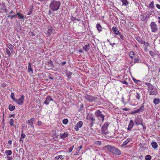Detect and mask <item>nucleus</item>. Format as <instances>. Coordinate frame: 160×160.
<instances>
[{"mask_svg":"<svg viewBox=\"0 0 160 160\" xmlns=\"http://www.w3.org/2000/svg\"><path fill=\"white\" fill-rule=\"evenodd\" d=\"M68 120L67 119H65L63 120L62 123L65 125H66L68 124Z\"/></svg>","mask_w":160,"mask_h":160,"instance_id":"79ce46f5","label":"nucleus"},{"mask_svg":"<svg viewBox=\"0 0 160 160\" xmlns=\"http://www.w3.org/2000/svg\"><path fill=\"white\" fill-rule=\"evenodd\" d=\"M112 30L113 32L116 35L120 34V32L118 30L117 28L115 27H113L112 28Z\"/></svg>","mask_w":160,"mask_h":160,"instance_id":"2eb2a0df","label":"nucleus"},{"mask_svg":"<svg viewBox=\"0 0 160 160\" xmlns=\"http://www.w3.org/2000/svg\"><path fill=\"white\" fill-rule=\"evenodd\" d=\"M29 35L31 36H33L34 35L33 33L31 32H29Z\"/></svg>","mask_w":160,"mask_h":160,"instance_id":"e2e57ef3","label":"nucleus"},{"mask_svg":"<svg viewBox=\"0 0 160 160\" xmlns=\"http://www.w3.org/2000/svg\"><path fill=\"white\" fill-rule=\"evenodd\" d=\"M86 118L87 120L90 121L91 127H92L95 121V118L93 114L92 113L88 114Z\"/></svg>","mask_w":160,"mask_h":160,"instance_id":"423d86ee","label":"nucleus"},{"mask_svg":"<svg viewBox=\"0 0 160 160\" xmlns=\"http://www.w3.org/2000/svg\"><path fill=\"white\" fill-rule=\"evenodd\" d=\"M151 144L152 147L155 149L157 148L158 147V145L157 143L155 142H152Z\"/></svg>","mask_w":160,"mask_h":160,"instance_id":"bb28decb","label":"nucleus"},{"mask_svg":"<svg viewBox=\"0 0 160 160\" xmlns=\"http://www.w3.org/2000/svg\"><path fill=\"white\" fill-rule=\"evenodd\" d=\"M143 111H144V107H143V106H142L139 108L135 110L134 111V112L139 113L140 112H142Z\"/></svg>","mask_w":160,"mask_h":160,"instance_id":"aec40b11","label":"nucleus"},{"mask_svg":"<svg viewBox=\"0 0 160 160\" xmlns=\"http://www.w3.org/2000/svg\"><path fill=\"white\" fill-rule=\"evenodd\" d=\"M61 5L60 2L57 0H52L50 2L49 8L52 11H55L58 10Z\"/></svg>","mask_w":160,"mask_h":160,"instance_id":"f257e3e1","label":"nucleus"},{"mask_svg":"<svg viewBox=\"0 0 160 160\" xmlns=\"http://www.w3.org/2000/svg\"><path fill=\"white\" fill-rule=\"evenodd\" d=\"M68 136V133L67 132H64L63 133H61L59 136L60 138L63 139H65Z\"/></svg>","mask_w":160,"mask_h":160,"instance_id":"dca6fc26","label":"nucleus"},{"mask_svg":"<svg viewBox=\"0 0 160 160\" xmlns=\"http://www.w3.org/2000/svg\"><path fill=\"white\" fill-rule=\"evenodd\" d=\"M137 40L141 44H142L144 41L142 39L140 38H137Z\"/></svg>","mask_w":160,"mask_h":160,"instance_id":"37998d69","label":"nucleus"},{"mask_svg":"<svg viewBox=\"0 0 160 160\" xmlns=\"http://www.w3.org/2000/svg\"><path fill=\"white\" fill-rule=\"evenodd\" d=\"M110 44L112 46V47H113V46L115 45H116V46H117V44L116 43H111V42H110Z\"/></svg>","mask_w":160,"mask_h":160,"instance_id":"bf43d9fd","label":"nucleus"},{"mask_svg":"<svg viewBox=\"0 0 160 160\" xmlns=\"http://www.w3.org/2000/svg\"><path fill=\"white\" fill-rule=\"evenodd\" d=\"M23 131H22V133L21 134V138H24L26 137V135L24 134L23 133Z\"/></svg>","mask_w":160,"mask_h":160,"instance_id":"09e8293b","label":"nucleus"},{"mask_svg":"<svg viewBox=\"0 0 160 160\" xmlns=\"http://www.w3.org/2000/svg\"><path fill=\"white\" fill-rule=\"evenodd\" d=\"M122 82L123 84H124L128 85V83L125 81H122Z\"/></svg>","mask_w":160,"mask_h":160,"instance_id":"6e6d98bb","label":"nucleus"},{"mask_svg":"<svg viewBox=\"0 0 160 160\" xmlns=\"http://www.w3.org/2000/svg\"><path fill=\"white\" fill-rule=\"evenodd\" d=\"M19 141L21 143H22L23 142V140H22V138H20Z\"/></svg>","mask_w":160,"mask_h":160,"instance_id":"680f3d73","label":"nucleus"},{"mask_svg":"<svg viewBox=\"0 0 160 160\" xmlns=\"http://www.w3.org/2000/svg\"><path fill=\"white\" fill-rule=\"evenodd\" d=\"M150 27L152 32H156L157 30V25L154 22H152L150 24Z\"/></svg>","mask_w":160,"mask_h":160,"instance_id":"1a4fd4ad","label":"nucleus"},{"mask_svg":"<svg viewBox=\"0 0 160 160\" xmlns=\"http://www.w3.org/2000/svg\"><path fill=\"white\" fill-rule=\"evenodd\" d=\"M119 35V36L120 37V38L122 40H123L124 39V38H123V36L120 34H120Z\"/></svg>","mask_w":160,"mask_h":160,"instance_id":"052dcab7","label":"nucleus"},{"mask_svg":"<svg viewBox=\"0 0 160 160\" xmlns=\"http://www.w3.org/2000/svg\"><path fill=\"white\" fill-rule=\"evenodd\" d=\"M71 19L72 21H76L77 18H76L75 17L72 16Z\"/></svg>","mask_w":160,"mask_h":160,"instance_id":"603ef678","label":"nucleus"},{"mask_svg":"<svg viewBox=\"0 0 160 160\" xmlns=\"http://www.w3.org/2000/svg\"><path fill=\"white\" fill-rule=\"evenodd\" d=\"M129 54L130 58L131 59H133L135 57V55L134 52L133 51H130L129 52Z\"/></svg>","mask_w":160,"mask_h":160,"instance_id":"b1692460","label":"nucleus"},{"mask_svg":"<svg viewBox=\"0 0 160 160\" xmlns=\"http://www.w3.org/2000/svg\"><path fill=\"white\" fill-rule=\"evenodd\" d=\"M146 160H150L151 159V156L150 155H147L145 157Z\"/></svg>","mask_w":160,"mask_h":160,"instance_id":"a19ab883","label":"nucleus"},{"mask_svg":"<svg viewBox=\"0 0 160 160\" xmlns=\"http://www.w3.org/2000/svg\"><path fill=\"white\" fill-rule=\"evenodd\" d=\"M14 120L13 119L11 118L10 119L9 122V123L11 126H14Z\"/></svg>","mask_w":160,"mask_h":160,"instance_id":"4c0bfd02","label":"nucleus"},{"mask_svg":"<svg viewBox=\"0 0 160 160\" xmlns=\"http://www.w3.org/2000/svg\"><path fill=\"white\" fill-rule=\"evenodd\" d=\"M132 80L133 82L136 84H138L139 82H140V81L137 80L134 78H133Z\"/></svg>","mask_w":160,"mask_h":160,"instance_id":"a18cd8bd","label":"nucleus"},{"mask_svg":"<svg viewBox=\"0 0 160 160\" xmlns=\"http://www.w3.org/2000/svg\"><path fill=\"white\" fill-rule=\"evenodd\" d=\"M67 77L70 79L71 78V76L72 75V73L70 71L66 70L65 71Z\"/></svg>","mask_w":160,"mask_h":160,"instance_id":"6ab92c4d","label":"nucleus"},{"mask_svg":"<svg viewBox=\"0 0 160 160\" xmlns=\"http://www.w3.org/2000/svg\"><path fill=\"white\" fill-rule=\"evenodd\" d=\"M85 98L90 102H95L97 99V98L92 96L88 94L84 96Z\"/></svg>","mask_w":160,"mask_h":160,"instance_id":"0eeeda50","label":"nucleus"},{"mask_svg":"<svg viewBox=\"0 0 160 160\" xmlns=\"http://www.w3.org/2000/svg\"><path fill=\"white\" fill-rule=\"evenodd\" d=\"M34 118H32L28 120V121L27 122V123L30 126V127L32 128H34V125H33V122L34 120Z\"/></svg>","mask_w":160,"mask_h":160,"instance_id":"ddd939ff","label":"nucleus"},{"mask_svg":"<svg viewBox=\"0 0 160 160\" xmlns=\"http://www.w3.org/2000/svg\"><path fill=\"white\" fill-rule=\"evenodd\" d=\"M135 97L138 100H139L140 98V94L138 92H136Z\"/></svg>","mask_w":160,"mask_h":160,"instance_id":"58836bf2","label":"nucleus"},{"mask_svg":"<svg viewBox=\"0 0 160 160\" xmlns=\"http://www.w3.org/2000/svg\"><path fill=\"white\" fill-rule=\"evenodd\" d=\"M28 71L29 72H31L32 73L33 72V70L31 66V64L30 62H29L28 63Z\"/></svg>","mask_w":160,"mask_h":160,"instance_id":"4be33fe9","label":"nucleus"},{"mask_svg":"<svg viewBox=\"0 0 160 160\" xmlns=\"http://www.w3.org/2000/svg\"><path fill=\"white\" fill-rule=\"evenodd\" d=\"M96 27H97V30H98V31H99V32L102 31V27L101 26L100 24H99V23L97 25Z\"/></svg>","mask_w":160,"mask_h":160,"instance_id":"393cba45","label":"nucleus"},{"mask_svg":"<svg viewBox=\"0 0 160 160\" xmlns=\"http://www.w3.org/2000/svg\"><path fill=\"white\" fill-rule=\"evenodd\" d=\"M0 6L2 10H4L5 12L7 11V10L6 9V7L5 6V5L4 3H1Z\"/></svg>","mask_w":160,"mask_h":160,"instance_id":"cd10ccee","label":"nucleus"},{"mask_svg":"<svg viewBox=\"0 0 160 160\" xmlns=\"http://www.w3.org/2000/svg\"><path fill=\"white\" fill-rule=\"evenodd\" d=\"M15 116V114H11L10 116H9V118H10L11 117H14Z\"/></svg>","mask_w":160,"mask_h":160,"instance_id":"13d9d810","label":"nucleus"},{"mask_svg":"<svg viewBox=\"0 0 160 160\" xmlns=\"http://www.w3.org/2000/svg\"><path fill=\"white\" fill-rule=\"evenodd\" d=\"M153 102L155 105H157L160 102V99L159 98H155L153 101Z\"/></svg>","mask_w":160,"mask_h":160,"instance_id":"5701e85b","label":"nucleus"},{"mask_svg":"<svg viewBox=\"0 0 160 160\" xmlns=\"http://www.w3.org/2000/svg\"><path fill=\"white\" fill-rule=\"evenodd\" d=\"M63 159V156L60 155L59 156L56 157L54 159V160H62Z\"/></svg>","mask_w":160,"mask_h":160,"instance_id":"a878e982","label":"nucleus"},{"mask_svg":"<svg viewBox=\"0 0 160 160\" xmlns=\"http://www.w3.org/2000/svg\"><path fill=\"white\" fill-rule=\"evenodd\" d=\"M135 122L136 125H141L142 123V119L140 116H138L135 118Z\"/></svg>","mask_w":160,"mask_h":160,"instance_id":"9d476101","label":"nucleus"},{"mask_svg":"<svg viewBox=\"0 0 160 160\" xmlns=\"http://www.w3.org/2000/svg\"><path fill=\"white\" fill-rule=\"evenodd\" d=\"M151 14V13L149 12H147L144 14L147 18H149Z\"/></svg>","mask_w":160,"mask_h":160,"instance_id":"c9c22d12","label":"nucleus"},{"mask_svg":"<svg viewBox=\"0 0 160 160\" xmlns=\"http://www.w3.org/2000/svg\"><path fill=\"white\" fill-rule=\"evenodd\" d=\"M139 63V60L138 58H135L134 59V63Z\"/></svg>","mask_w":160,"mask_h":160,"instance_id":"3c124183","label":"nucleus"},{"mask_svg":"<svg viewBox=\"0 0 160 160\" xmlns=\"http://www.w3.org/2000/svg\"><path fill=\"white\" fill-rule=\"evenodd\" d=\"M131 140L132 138H128L125 141L128 144Z\"/></svg>","mask_w":160,"mask_h":160,"instance_id":"de8ad7c7","label":"nucleus"},{"mask_svg":"<svg viewBox=\"0 0 160 160\" xmlns=\"http://www.w3.org/2000/svg\"><path fill=\"white\" fill-rule=\"evenodd\" d=\"M82 148V146H79L78 148V151H79Z\"/></svg>","mask_w":160,"mask_h":160,"instance_id":"774afa93","label":"nucleus"},{"mask_svg":"<svg viewBox=\"0 0 160 160\" xmlns=\"http://www.w3.org/2000/svg\"><path fill=\"white\" fill-rule=\"evenodd\" d=\"M105 148H107L108 151L115 154L120 155L121 154V151L114 146L111 145H107L105 146Z\"/></svg>","mask_w":160,"mask_h":160,"instance_id":"f03ea898","label":"nucleus"},{"mask_svg":"<svg viewBox=\"0 0 160 160\" xmlns=\"http://www.w3.org/2000/svg\"><path fill=\"white\" fill-rule=\"evenodd\" d=\"M134 126V122L132 120H130V122L128 126L127 130L128 131L131 130Z\"/></svg>","mask_w":160,"mask_h":160,"instance_id":"f8f14e48","label":"nucleus"},{"mask_svg":"<svg viewBox=\"0 0 160 160\" xmlns=\"http://www.w3.org/2000/svg\"><path fill=\"white\" fill-rule=\"evenodd\" d=\"M50 101H53V100L52 98L51 97L48 96L44 102V103L47 105H48Z\"/></svg>","mask_w":160,"mask_h":160,"instance_id":"4468645a","label":"nucleus"},{"mask_svg":"<svg viewBox=\"0 0 160 160\" xmlns=\"http://www.w3.org/2000/svg\"><path fill=\"white\" fill-rule=\"evenodd\" d=\"M16 15L18 16V18L19 19H23L24 16L22 14H21L20 12H18L17 13Z\"/></svg>","mask_w":160,"mask_h":160,"instance_id":"c756f323","label":"nucleus"},{"mask_svg":"<svg viewBox=\"0 0 160 160\" xmlns=\"http://www.w3.org/2000/svg\"><path fill=\"white\" fill-rule=\"evenodd\" d=\"M52 29L51 27H48V31L46 34H48V36H49L52 33Z\"/></svg>","mask_w":160,"mask_h":160,"instance_id":"a211bd4d","label":"nucleus"},{"mask_svg":"<svg viewBox=\"0 0 160 160\" xmlns=\"http://www.w3.org/2000/svg\"><path fill=\"white\" fill-rule=\"evenodd\" d=\"M7 158L8 160H12V157H10L9 156H7Z\"/></svg>","mask_w":160,"mask_h":160,"instance_id":"5fc2aeb1","label":"nucleus"},{"mask_svg":"<svg viewBox=\"0 0 160 160\" xmlns=\"http://www.w3.org/2000/svg\"><path fill=\"white\" fill-rule=\"evenodd\" d=\"M156 7L157 8H158L159 9H160V5L159 4H157L156 5Z\"/></svg>","mask_w":160,"mask_h":160,"instance_id":"338daca9","label":"nucleus"},{"mask_svg":"<svg viewBox=\"0 0 160 160\" xmlns=\"http://www.w3.org/2000/svg\"><path fill=\"white\" fill-rule=\"evenodd\" d=\"M10 97H11V98L13 101H15V100H16V99L15 98V96H14V93H11V94Z\"/></svg>","mask_w":160,"mask_h":160,"instance_id":"ea45409f","label":"nucleus"},{"mask_svg":"<svg viewBox=\"0 0 160 160\" xmlns=\"http://www.w3.org/2000/svg\"><path fill=\"white\" fill-rule=\"evenodd\" d=\"M146 85L148 86V93L150 95H156L157 94L158 90L156 88L150 83H147Z\"/></svg>","mask_w":160,"mask_h":160,"instance_id":"7ed1b4c3","label":"nucleus"},{"mask_svg":"<svg viewBox=\"0 0 160 160\" xmlns=\"http://www.w3.org/2000/svg\"><path fill=\"white\" fill-rule=\"evenodd\" d=\"M95 115L99 120H102V122L103 121L105 116L99 110L96 111Z\"/></svg>","mask_w":160,"mask_h":160,"instance_id":"39448f33","label":"nucleus"},{"mask_svg":"<svg viewBox=\"0 0 160 160\" xmlns=\"http://www.w3.org/2000/svg\"><path fill=\"white\" fill-rule=\"evenodd\" d=\"M140 18L143 21H146L147 19V18L145 17V16L143 14H142L140 16Z\"/></svg>","mask_w":160,"mask_h":160,"instance_id":"72a5a7b5","label":"nucleus"},{"mask_svg":"<svg viewBox=\"0 0 160 160\" xmlns=\"http://www.w3.org/2000/svg\"><path fill=\"white\" fill-rule=\"evenodd\" d=\"M16 16V15H9L8 16V17L10 18L11 19H12L14 18Z\"/></svg>","mask_w":160,"mask_h":160,"instance_id":"49530a36","label":"nucleus"},{"mask_svg":"<svg viewBox=\"0 0 160 160\" xmlns=\"http://www.w3.org/2000/svg\"><path fill=\"white\" fill-rule=\"evenodd\" d=\"M148 7L151 9H153L154 8V3L153 1H152L151 3L148 5Z\"/></svg>","mask_w":160,"mask_h":160,"instance_id":"c85d7f7f","label":"nucleus"},{"mask_svg":"<svg viewBox=\"0 0 160 160\" xmlns=\"http://www.w3.org/2000/svg\"><path fill=\"white\" fill-rule=\"evenodd\" d=\"M110 123L109 122H105L103 126L102 127L101 131V132L105 135H107L108 133V127Z\"/></svg>","mask_w":160,"mask_h":160,"instance_id":"20e7f679","label":"nucleus"},{"mask_svg":"<svg viewBox=\"0 0 160 160\" xmlns=\"http://www.w3.org/2000/svg\"><path fill=\"white\" fill-rule=\"evenodd\" d=\"M129 109H130L129 108H122V110H124V111H128L129 110Z\"/></svg>","mask_w":160,"mask_h":160,"instance_id":"864d4df0","label":"nucleus"},{"mask_svg":"<svg viewBox=\"0 0 160 160\" xmlns=\"http://www.w3.org/2000/svg\"><path fill=\"white\" fill-rule=\"evenodd\" d=\"M24 96L22 94L20 95V97L18 99H16L15 102L16 103L19 105H22L24 102Z\"/></svg>","mask_w":160,"mask_h":160,"instance_id":"6e6552de","label":"nucleus"},{"mask_svg":"<svg viewBox=\"0 0 160 160\" xmlns=\"http://www.w3.org/2000/svg\"><path fill=\"white\" fill-rule=\"evenodd\" d=\"M6 51L7 54L8 55L9 57H11L12 55L11 54V52L10 50L8 48H6Z\"/></svg>","mask_w":160,"mask_h":160,"instance_id":"7c9ffc66","label":"nucleus"},{"mask_svg":"<svg viewBox=\"0 0 160 160\" xmlns=\"http://www.w3.org/2000/svg\"><path fill=\"white\" fill-rule=\"evenodd\" d=\"M8 143L10 145H11L12 144V141L11 140H9L8 141Z\"/></svg>","mask_w":160,"mask_h":160,"instance_id":"0e129e2a","label":"nucleus"},{"mask_svg":"<svg viewBox=\"0 0 160 160\" xmlns=\"http://www.w3.org/2000/svg\"><path fill=\"white\" fill-rule=\"evenodd\" d=\"M73 148V147H71L69 149V152H71L72 151Z\"/></svg>","mask_w":160,"mask_h":160,"instance_id":"4d7b16f0","label":"nucleus"},{"mask_svg":"<svg viewBox=\"0 0 160 160\" xmlns=\"http://www.w3.org/2000/svg\"><path fill=\"white\" fill-rule=\"evenodd\" d=\"M122 2V5H124L126 6L128 5V3L127 0H120Z\"/></svg>","mask_w":160,"mask_h":160,"instance_id":"f704fd0d","label":"nucleus"},{"mask_svg":"<svg viewBox=\"0 0 160 160\" xmlns=\"http://www.w3.org/2000/svg\"><path fill=\"white\" fill-rule=\"evenodd\" d=\"M127 144V142H126L125 141H124L123 143H122V146H124L126 145Z\"/></svg>","mask_w":160,"mask_h":160,"instance_id":"69168bd1","label":"nucleus"},{"mask_svg":"<svg viewBox=\"0 0 160 160\" xmlns=\"http://www.w3.org/2000/svg\"><path fill=\"white\" fill-rule=\"evenodd\" d=\"M5 152L7 155V156H10L12 154V151L10 150H6Z\"/></svg>","mask_w":160,"mask_h":160,"instance_id":"2f4dec72","label":"nucleus"},{"mask_svg":"<svg viewBox=\"0 0 160 160\" xmlns=\"http://www.w3.org/2000/svg\"><path fill=\"white\" fill-rule=\"evenodd\" d=\"M89 44H87L83 47V49L86 51L87 52L89 48Z\"/></svg>","mask_w":160,"mask_h":160,"instance_id":"412c9836","label":"nucleus"},{"mask_svg":"<svg viewBox=\"0 0 160 160\" xmlns=\"http://www.w3.org/2000/svg\"><path fill=\"white\" fill-rule=\"evenodd\" d=\"M82 124L83 122L82 121H80L75 126L74 129L76 130V131H78L79 128H81L82 126Z\"/></svg>","mask_w":160,"mask_h":160,"instance_id":"9b49d317","label":"nucleus"},{"mask_svg":"<svg viewBox=\"0 0 160 160\" xmlns=\"http://www.w3.org/2000/svg\"><path fill=\"white\" fill-rule=\"evenodd\" d=\"M149 53L152 57H154L155 56V53L152 51H150L149 52Z\"/></svg>","mask_w":160,"mask_h":160,"instance_id":"c03bdc74","label":"nucleus"},{"mask_svg":"<svg viewBox=\"0 0 160 160\" xmlns=\"http://www.w3.org/2000/svg\"><path fill=\"white\" fill-rule=\"evenodd\" d=\"M8 108L10 111H12L15 109V107L14 106L10 104L8 106Z\"/></svg>","mask_w":160,"mask_h":160,"instance_id":"473e14b6","label":"nucleus"},{"mask_svg":"<svg viewBox=\"0 0 160 160\" xmlns=\"http://www.w3.org/2000/svg\"><path fill=\"white\" fill-rule=\"evenodd\" d=\"M6 46L11 52L13 51V46L10 43L6 44Z\"/></svg>","mask_w":160,"mask_h":160,"instance_id":"f3484780","label":"nucleus"},{"mask_svg":"<svg viewBox=\"0 0 160 160\" xmlns=\"http://www.w3.org/2000/svg\"><path fill=\"white\" fill-rule=\"evenodd\" d=\"M95 144L98 145L99 146L102 144V142L100 141H97L95 142Z\"/></svg>","mask_w":160,"mask_h":160,"instance_id":"8fccbe9b","label":"nucleus"},{"mask_svg":"<svg viewBox=\"0 0 160 160\" xmlns=\"http://www.w3.org/2000/svg\"><path fill=\"white\" fill-rule=\"evenodd\" d=\"M142 44H144L145 46V49H146L150 45L148 42H145L144 41Z\"/></svg>","mask_w":160,"mask_h":160,"instance_id":"e433bc0d","label":"nucleus"}]
</instances>
